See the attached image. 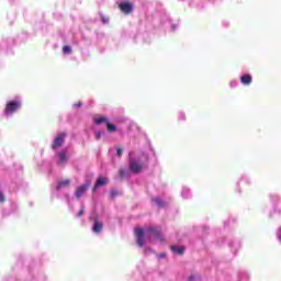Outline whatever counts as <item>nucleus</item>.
I'll return each mask as SVG.
<instances>
[{
	"label": "nucleus",
	"mask_w": 281,
	"mask_h": 281,
	"mask_svg": "<svg viewBox=\"0 0 281 281\" xmlns=\"http://www.w3.org/2000/svg\"><path fill=\"white\" fill-rule=\"evenodd\" d=\"M94 124H97V126H100V124H106L109 133H115V131H117V126L109 122V119L105 116H99L94 119Z\"/></svg>",
	"instance_id": "nucleus-1"
},
{
	"label": "nucleus",
	"mask_w": 281,
	"mask_h": 281,
	"mask_svg": "<svg viewBox=\"0 0 281 281\" xmlns=\"http://www.w3.org/2000/svg\"><path fill=\"white\" fill-rule=\"evenodd\" d=\"M119 9L121 12H123V14L128 15L133 13V10H135V4H133L131 1H124L119 3Z\"/></svg>",
	"instance_id": "nucleus-2"
},
{
	"label": "nucleus",
	"mask_w": 281,
	"mask_h": 281,
	"mask_svg": "<svg viewBox=\"0 0 281 281\" xmlns=\"http://www.w3.org/2000/svg\"><path fill=\"white\" fill-rule=\"evenodd\" d=\"M19 109H21V102H19V101H9L7 103L4 113H5V115H12V113L19 111Z\"/></svg>",
	"instance_id": "nucleus-3"
},
{
	"label": "nucleus",
	"mask_w": 281,
	"mask_h": 281,
	"mask_svg": "<svg viewBox=\"0 0 281 281\" xmlns=\"http://www.w3.org/2000/svg\"><path fill=\"white\" fill-rule=\"evenodd\" d=\"M130 170H131V172H134V175H139V172H142V170H144V164H142L135 159H131L130 160Z\"/></svg>",
	"instance_id": "nucleus-4"
},
{
	"label": "nucleus",
	"mask_w": 281,
	"mask_h": 281,
	"mask_svg": "<svg viewBox=\"0 0 281 281\" xmlns=\"http://www.w3.org/2000/svg\"><path fill=\"white\" fill-rule=\"evenodd\" d=\"M65 137H67V134L65 132L58 134L53 144H52V148L53 150H56V148H60V146H63L65 144Z\"/></svg>",
	"instance_id": "nucleus-5"
},
{
	"label": "nucleus",
	"mask_w": 281,
	"mask_h": 281,
	"mask_svg": "<svg viewBox=\"0 0 281 281\" xmlns=\"http://www.w3.org/2000/svg\"><path fill=\"white\" fill-rule=\"evenodd\" d=\"M89 188H91V181H87L85 184L79 186L75 191L76 199H80Z\"/></svg>",
	"instance_id": "nucleus-6"
},
{
	"label": "nucleus",
	"mask_w": 281,
	"mask_h": 281,
	"mask_svg": "<svg viewBox=\"0 0 281 281\" xmlns=\"http://www.w3.org/2000/svg\"><path fill=\"white\" fill-rule=\"evenodd\" d=\"M135 236L138 247H144V228H135Z\"/></svg>",
	"instance_id": "nucleus-7"
},
{
	"label": "nucleus",
	"mask_w": 281,
	"mask_h": 281,
	"mask_svg": "<svg viewBox=\"0 0 281 281\" xmlns=\"http://www.w3.org/2000/svg\"><path fill=\"white\" fill-rule=\"evenodd\" d=\"M109 183V178H98L97 182L94 183L92 188V192H95L98 188H102V186H106Z\"/></svg>",
	"instance_id": "nucleus-8"
},
{
	"label": "nucleus",
	"mask_w": 281,
	"mask_h": 281,
	"mask_svg": "<svg viewBox=\"0 0 281 281\" xmlns=\"http://www.w3.org/2000/svg\"><path fill=\"white\" fill-rule=\"evenodd\" d=\"M147 232L150 236H155V238H161V229H159L158 227H148Z\"/></svg>",
	"instance_id": "nucleus-9"
},
{
	"label": "nucleus",
	"mask_w": 281,
	"mask_h": 281,
	"mask_svg": "<svg viewBox=\"0 0 281 281\" xmlns=\"http://www.w3.org/2000/svg\"><path fill=\"white\" fill-rule=\"evenodd\" d=\"M170 249L173 254H178L179 256H183L186 252V248L183 246H171Z\"/></svg>",
	"instance_id": "nucleus-10"
},
{
	"label": "nucleus",
	"mask_w": 281,
	"mask_h": 281,
	"mask_svg": "<svg viewBox=\"0 0 281 281\" xmlns=\"http://www.w3.org/2000/svg\"><path fill=\"white\" fill-rule=\"evenodd\" d=\"M251 80H252V78H251V75H249V74H246L240 77V82H241V85H245V86L251 85Z\"/></svg>",
	"instance_id": "nucleus-11"
},
{
	"label": "nucleus",
	"mask_w": 281,
	"mask_h": 281,
	"mask_svg": "<svg viewBox=\"0 0 281 281\" xmlns=\"http://www.w3.org/2000/svg\"><path fill=\"white\" fill-rule=\"evenodd\" d=\"M102 227H104L103 224L100 221L94 220V225L92 227L94 234H100V232H102Z\"/></svg>",
	"instance_id": "nucleus-12"
},
{
	"label": "nucleus",
	"mask_w": 281,
	"mask_h": 281,
	"mask_svg": "<svg viewBox=\"0 0 281 281\" xmlns=\"http://www.w3.org/2000/svg\"><path fill=\"white\" fill-rule=\"evenodd\" d=\"M70 183L71 181L69 179L63 180L57 184L56 190H63V188L69 187Z\"/></svg>",
	"instance_id": "nucleus-13"
},
{
	"label": "nucleus",
	"mask_w": 281,
	"mask_h": 281,
	"mask_svg": "<svg viewBox=\"0 0 281 281\" xmlns=\"http://www.w3.org/2000/svg\"><path fill=\"white\" fill-rule=\"evenodd\" d=\"M58 157H59V160H60L61 164H65V161H67V154L59 153Z\"/></svg>",
	"instance_id": "nucleus-14"
},
{
	"label": "nucleus",
	"mask_w": 281,
	"mask_h": 281,
	"mask_svg": "<svg viewBox=\"0 0 281 281\" xmlns=\"http://www.w3.org/2000/svg\"><path fill=\"white\" fill-rule=\"evenodd\" d=\"M154 203H156L158 207H164V201L160 198L154 199Z\"/></svg>",
	"instance_id": "nucleus-15"
},
{
	"label": "nucleus",
	"mask_w": 281,
	"mask_h": 281,
	"mask_svg": "<svg viewBox=\"0 0 281 281\" xmlns=\"http://www.w3.org/2000/svg\"><path fill=\"white\" fill-rule=\"evenodd\" d=\"M63 52H64V54H70L71 53V46H69V45L64 46Z\"/></svg>",
	"instance_id": "nucleus-16"
},
{
	"label": "nucleus",
	"mask_w": 281,
	"mask_h": 281,
	"mask_svg": "<svg viewBox=\"0 0 281 281\" xmlns=\"http://www.w3.org/2000/svg\"><path fill=\"white\" fill-rule=\"evenodd\" d=\"M119 176L121 177V179H124V177H126V170L124 169L119 170Z\"/></svg>",
	"instance_id": "nucleus-17"
},
{
	"label": "nucleus",
	"mask_w": 281,
	"mask_h": 281,
	"mask_svg": "<svg viewBox=\"0 0 281 281\" xmlns=\"http://www.w3.org/2000/svg\"><path fill=\"white\" fill-rule=\"evenodd\" d=\"M101 21H102V23H104V24L109 23V16H105V15H102V14H101Z\"/></svg>",
	"instance_id": "nucleus-18"
},
{
	"label": "nucleus",
	"mask_w": 281,
	"mask_h": 281,
	"mask_svg": "<svg viewBox=\"0 0 281 281\" xmlns=\"http://www.w3.org/2000/svg\"><path fill=\"white\" fill-rule=\"evenodd\" d=\"M124 153V149H122L121 147H119L117 149H116V155H117V157H122V154Z\"/></svg>",
	"instance_id": "nucleus-19"
},
{
	"label": "nucleus",
	"mask_w": 281,
	"mask_h": 281,
	"mask_svg": "<svg viewBox=\"0 0 281 281\" xmlns=\"http://www.w3.org/2000/svg\"><path fill=\"white\" fill-rule=\"evenodd\" d=\"M5 201V195L3 192L0 191V203H3Z\"/></svg>",
	"instance_id": "nucleus-20"
},
{
	"label": "nucleus",
	"mask_w": 281,
	"mask_h": 281,
	"mask_svg": "<svg viewBox=\"0 0 281 281\" xmlns=\"http://www.w3.org/2000/svg\"><path fill=\"white\" fill-rule=\"evenodd\" d=\"M117 191L116 190H113V191H111V198L112 199H115V196H117Z\"/></svg>",
	"instance_id": "nucleus-21"
},
{
	"label": "nucleus",
	"mask_w": 281,
	"mask_h": 281,
	"mask_svg": "<svg viewBox=\"0 0 281 281\" xmlns=\"http://www.w3.org/2000/svg\"><path fill=\"white\" fill-rule=\"evenodd\" d=\"M85 214V207H81V210L78 212L77 216L80 217Z\"/></svg>",
	"instance_id": "nucleus-22"
},
{
	"label": "nucleus",
	"mask_w": 281,
	"mask_h": 281,
	"mask_svg": "<svg viewBox=\"0 0 281 281\" xmlns=\"http://www.w3.org/2000/svg\"><path fill=\"white\" fill-rule=\"evenodd\" d=\"M102 137V132H95V139H100Z\"/></svg>",
	"instance_id": "nucleus-23"
},
{
	"label": "nucleus",
	"mask_w": 281,
	"mask_h": 281,
	"mask_svg": "<svg viewBox=\"0 0 281 281\" xmlns=\"http://www.w3.org/2000/svg\"><path fill=\"white\" fill-rule=\"evenodd\" d=\"M74 106H76V108L82 106V102L79 101V102L75 103Z\"/></svg>",
	"instance_id": "nucleus-24"
},
{
	"label": "nucleus",
	"mask_w": 281,
	"mask_h": 281,
	"mask_svg": "<svg viewBox=\"0 0 281 281\" xmlns=\"http://www.w3.org/2000/svg\"><path fill=\"white\" fill-rule=\"evenodd\" d=\"M278 239H279V240H280V243H281V227L279 228Z\"/></svg>",
	"instance_id": "nucleus-25"
},
{
	"label": "nucleus",
	"mask_w": 281,
	"mask_h": 281,
	"mask_svg": "<svg viewBox=\"0 0 281 281\" xmlns=\"http://www.w3.org/2000/svg\"><path fill=\"white\" fill-rule=\"evenodd\" d=\"M158 258H166V252L158 255Z\"/></svg>",
	"instance_id": "nucleus-26"
},
{
	"label": "nucleus",
	"mask_w": 281,
	"mask_h": 281,
	"mask_svg": "<svg viewBox=\"0 0 281 281\" xmlns=\"http://www.w3.org/2000/svg\"><path fill=\"white\" fill-rule=\"evenodd\" d=\"M180 117H181V120H186V114L181 113Z\"/></svg>",
	"instance_id": "nucleus-27"
},
{
	"label": "nucleus",
	"mask_w": 281,
	"mask_h": 281,
	"mask_svg": "<svg viewBox=\"0 0 281 281\" xmlns=\"http://www.w3.org/2000/svg\"><path fill=\"white\" fill-rule=\"evenodd\" d=\"M188 280L189 281H194V276H190Z\"/></svg>",
	"instance_id": "nucleus-28"
}]
</instances>
